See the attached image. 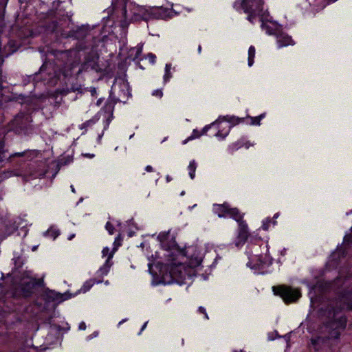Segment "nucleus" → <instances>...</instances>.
<instances>
[{
  "mask_svg": "<svg viewBox=\"0 0 352 352\" xmlns=\"http://www.w3.org/2000/svg\"><path fill=\"white\" fill-rule=\"evenodd\" d=\"M234 7L236 10L242 8L251 23H254L256 17L263 16V0H241V2L236 1Z\"/></svg>",
  "mask_w": 352,
  "mask_h": 352,
  "instance_id": "nucleus-1",
  "label": "nucleus"
},
{
  "mask_svg": "<svg viewBox=\"0 0 352 352\" xmlns=\"http://www.w3.org/2000/svg\"><path fill=\"white\" fill-rule=\"evenodd\" d=\"M34 285V283L31 281L23 283L21 285V292L23 296H24L25 297L29 296L32 292Z\"/></svg>",
  "mask_w": 352,
  "mask_h": 352,
  "instance_id": "nucleus-15",
  "label": "nucleus"
},
{
  "mask_svg": "<svg viewBox=\"0 0 352 352\" xmlns=\"http://www.w3.org/2000/svg\"><path fill=\"white\" fill-rule=\"evenodd\" d=\"M106 229L109 232V233L110 234H113L114 233V226L110 223V222H107L106 223Z\"/></svg>",
  "mask_w": 352,
  "mask_h": 352,
  "instance_id": "nucleus-23",
  "label": "nucleus"
},
{
  "mask_svg": "<svg viewBox=\"0 0 352 352\" xmlns=\"http://www.w3.org/2000/svg\"><path fill=\"white\" fill-rule=\"evenodd\" d=\"M273 292L283 298L285 303L296 302L301 296L300 291L285 285L274 286Z\"/></svg>",
  "mask_w": 352,
  "mask_h": 352,
  "instance_id": "nucleus-3",
  "label": "nucleus"
},
{
  "mask_svg": "<svg viewBox=\"0 0 352 352\" xmlns=\"http://www.w3.org/2000/svg\"><path fill=\"white\" fill-rule=\"evenodd\" d=\"M261 27L269 35L276 36L278 31H280V30L277 29L276 28L271 26L270 25L265 23L263 22L262 23Z\"/></svg>",
  "mask_w": 352,
  "mask_h": 352,
  "instance_id": "nucleus-16",
  "label": "nucleus"
},
{
  "mask_svg": "<svg viewBox=\"0 0 352 352\" xmlns=\"http://www.w3.org/2000/svg\"><path fill=\"white\" fill-rule=\"evenodd\" d=\"M268 223H264L263 225L262 226V228L263 230H267L268 229Z\"/></svg>",
  "mask_w": 352,
  "mask_h": 352,
  "instance_id": "nucleus-30",
  "label": "nucleus"
},
{
  "mask_svg": "<svg viewBox=\"0 0 352 352\" xmlns=\"http://www.w3.org/2000/svg\"><path fill=\"white\" fill-rule=\"evenodd\" d=\"M278 214H276L274 215V218H277V217H278Z\"/></svg>",
  "mask_w": 352,
  "mask_h": 352,
  "instance_id": "nucleus-35",
  "label": "nucleus"
},
{
  "mask_svg": "<svg viewBox=\"0 0 352 352\" xmlns=\"http://www.w3.org/2000/svg\"><path fill=\"white\" fill-rule=\"evenodd\" d=\"M244 146L246 148H249L250 144L248 142L245 143L243 140H239L236 141V142L232 143L230 146V148L232 151H236Z\"/></svg>",
  "mask_w": 352,
  "mask_h": 352,
  "instance_id": "nucleus-17",
  "label": "nucleus"
},
{
  "mask_svg": "<svg viewBox=\"0 0 352 352\" xmlns=\"http://www.w3.org/2000/svg\"><path fill=\"white\" fill-rule=\"evenodd\" d=\"M318 317L322 324L318 328V337L312 340L313 344L316 346L328 341L330 334V309L329 307L324 309L323 307L320 308L318 311Z\"/></svg>",
  "mask_w": 352,
  "mask_h": 352,
  "instance_id": "nucleus-2",
  "label": "nucleus"
},
{
  "mask_svg": "<svg viewBox=\"0 0 352 352\" xmlns=\"http://www.w3.org/2000/svg\"><path fill=\"white\" fill-rule=\"evenodd\" d=\"M192 138H193L192 137H190V138H188L187 140H186L184 141V144H186V142H187L188 140H191V139H192Z\"/></svg>",
  "mask_w": 352,
  "mask_h": 352,
  "instance_id": "nucleus-33",
  "label": "nucleus"
},
{
  "mask_svg": "<svg viewBox=\"0 0 352 352\" xmlns=\"http://www.w3.org/2000/svg\"><path fill=\"white\" fill-rule=\"evenodd\" d=\"M228 217L234 219L236 222H238L239 226L241 225V223H245L243 220V214L236 208H231V209L229 210Z\"/></svg>",
  "mask_w": 352,
  "mask_h": 352,
  "instance_id": "nucleus-12",
  "label": "nucleus"
},
{
  "mask_svg": "<svg viewBox=\"0 0 352 352\" xmlns=\"http://www.w3.org/2000/svg\"><path fill=\"white\" fill-rule=\"evenodd\" d=\"M330 0H308L310 5L318 7H325Z\"/></svg>",
  "mask_w": 352,
  "mask_h": 352,
  "instance_id": "nucleus-18",
  "label": "nucleus"
},
{
  "mask_svg": "<svg viewBox=\"0 0 352 352\" xmlns=\"http://www.w3.org/2000/svg\"><path fill=\"white\" fill-rule=\"evenodd\" d=\"M197 168V164L195 160L190 162L188 166L189 175L191 179H194L195 175V170Z\"/></svg>",
  "mask_w": 352,
  "mask_h": 352,
  "instance_id": "nucleus-20",
  "label": "nucleus"
},
{
  "mask_svg": "<svg viewBox=\"0 0 352 352\" xmlns=\"http://www.w3.org/2000/svg\"><path fill=\"white\" fill-rule=\"evenodd\" d=\"M153 167H152L151 166H147L146 167V170L147 172H152V171H153Z\"/></svg>",
  "mask_w": 352,
  "mask_h": 352,
  "instance_id": "nucleus-29",
  "label": "nucleus"
},
{
  "mask_svg": "<svg viewBox=\"0 0 352 352\" xmlns=\"http://www.w3.org/2000/svg\"><path fill=\"white\" fill-rule=\"evenodd\" d=\"M147 323H148V322H146L144 324V325H143V327H142V329H141L142 331V330H144V328H146Z\"/></svg>",
  "mask_w": 352,
  "mask_h": 352,
  "instance_id": "nucleus-32",
  "label": "nucleus"
},
{
  "mask_svg": "<svg viewBox=\"0 0 352 352\" xmlns=\"http://www.w3.org/2000/svg\"><path fill=\"white\" fill-rule=\"evenodd\" d=\"M116 249L113 250V251L110 252L109 249L108 248H104L102 251V256H107V258L106 260L105 263L103 265L102 267H101L98 271L97 272L98 274H100V276H103L104 275H107L109 272L111 265L112 262H111V259L112 258L113 256V253Z\"/></svg>",
  "mask_w": 352,
  "mask_h": 352,
  "instance_id": "nucleus-6",
  "label": "nucleus"
},
{
  "mask_svg": "<svg viewBox=\"0 0 352 352\" xmlns=\"http://www.w3.org/2000/svg\"><path fill=\"white\" fill-rule=\"evenodd\" d=\"M169 272L172 278L177 281L183 280L186 277L195 275V270H192V267H190L186 263H172Z\"/></svg>",
  "mask_w": 352,
  "mask_h": 352,
  "instance_id": "nucleus-4",
  "label": "nucleus"
},
{
  "mask_svg": "<svg viewBox=\"0 0 352 352\" xmlns=\"http://www.w3.org/2000/svg\"><path fill=\"white\" fill-rule=\"evenodd\" d=\"M202 261V257L199 253H195L190 256L189 261L187 265L192 267V270H195V269L199 266Z\"/></svg>",
  "mask_w": 352,
  "mask_h": 352,
  "instance_id": "nucleus-11",
  "label": "nucleus"
},
{
  "mask_svg": "<svg viewBox=\"0 0 352 352\" xmlns=\"http://www.w3.org/2000/svg\"><path fill=\"white\" fill-rule=\"evenodd\" d=\"M219 131L216 133V135L224 138L228 135L230 129V124L228 122H217Z\"/></svg>",
  "mask_w": 352,
  "mask_h": 352,
  "instance_id": "nucleus-9",
  "label": "nucleus"
},
{
  "mask_svg": "<svg viewBox=\"0 0 352 352\" xmlns=\"http://www.w3.org/2000/svg\"><path fill=\"white\" fill-rule=\"evenodd\" d=\"M256 50L254 46H250L248 50V65L251 67L254 63Z\"/></svg>",
  "mask_w": 352,
  "mask_h": 352,
  "instance_id": "nucleus-19",
  "label": "nucleus"
},
{
  "mask_svg": "<svg viewBox=\"0 0 352 352\" xmlns=\"http://www.w3.org/2000/svg\"><path fill=\"white\" fill-rule=\"evenodd\" d=\"M231 207L229 204L225 203L221 205H217L214 206L215 212L219 217H226L229 214V210Z\"/></svg>",
  "mask_w": 352,
  "mask_h": 352,
  "instance_id": "nucleus-10",
  "label": "nucleus"
},
{
  "mask_svg": "<svg viewBox=\"0 0 352 352\" xmlns=\"http://www.w3.org/2000/svg\"><path fill=\"white\" fill-rule=\"evenodd\" d=\"M170 69L171 65L170 64H166L165 66V74L164 76V80L165 82L168 81L172 77Z\"/></svg>",
  "mask_w": 352,
  "mask_h": 352,
  "instance_id": "nucleus-21",
  "label": "nucleus"
},
{
  "mask_svg": "<svg viewBox=\"0 0 352 352\" xmlns=\"http://www.w3.org/2000/svg\"><path fill=\"white\" fill-rule=\"evenodd\" d=\"M346 324V319L344 316L341 315L337 317L334 314L333 318H331V338H338L340 331L344 329Z\"/></svg>",
  "mask_w": 352,
  "mask_h": 352,
  "instance_id": "nucleus-5",
  "label": "nucleus"
},
{
  "mask_svg": "<svg viewBox=\"0 0 352 352\" xmlns=\"http://www.w3.org/2000/svg\"><path fill=\"white\" fill-rule=\"evenodd\" d=\"M97 275H98V277L99 278L98 280H96V278H92V279H90V280H87V282H85V283L84 284V285L82 286V287L80 289L81 291H82V292L85 293V292H87L94 284L100 283L102 282L103 276H100V274L98 273H97Z\"/></svg>",
  "mask_w": 352,
  "mask_h": 352,
  "instance_id": "nucleus-14",
  "label": "nucleus"
},
{
  "mask_svg": "<svg viewBox=\"0 0 352 352\" xmlns=\"http://www.w3.org/2000/svg\"><path fill=\"white\" fill-rule=\"evenodd\" d=\"M72 190L73 192H74V188L72 186Z\"/></svg>",
  "mask_w": 352,
  "mask_h": 352,
  "instance_id": "nucleus-36",
  "label": "nucleus"
},
{
  "mask_svg": "<svg viewBox=\"0 0 352 352\" xmlns=\"http://www.w3.org/2000/svg\"><path fill=\"white\" fill-rule=\"evenodd\" d=\"M153 96L161 98L163 96V92L162 89H157L153 92Z\"/></svg>",
  "mask_w": 352,
  "mask_h": 352,
  "instance_id": "nucleus-25",
  "label": "nucleus"
},
{
  "mask_svg": "<svg viewBox=\"0 0 352 352\" xmlns=\"http://www.w3.org/2000/svg\"><path fill=\"white\" fill-rule=\"evenodd\" d=\"M228 217L234 219L236 222H238L239 226L241 225V223H245L243 220V214L236 208H231V209L229 210Z\"/></svg>",
  "mask_w": 352,
  "mask_h": 352,
  "instance_id": "nucleus-13",
  "label": "nucleus"
},
{
  "mask_svg": "<svg viewBox=\"0 0 352 352\" xmlns=\"http://www.w3.org/2000/svg\"><path fill=\"white\" fill-rule=\"evenodd\" d=\"M199 312H200V313L204 314L205 315V317H206L207 319L208 318V316L207 314L206 313V310H205V309H204V307H200L199 308Z\"/></svg>",
  "mask_w": 352,
  "mask_h": 352,
  "instance_id": "nucleus-26",
  "label": "nucleus"
},
{
  "mask_svg": "<svg viewBox=\"0 0 352 352\" xmlns=\"http://www.w3.org/2000/svg\"><path fill=\"white\" fill-rule=\"evenodd\" d=\"M86 329V324L84 322H82L80 324H79V329L80 330H85Z\"/></svg>",
  "mask_w": 352,
  "mask_h": 352,
  "instance_id": "nucleus-27",
  "label": "nucleus"
},
{
  "mask_svg": "<svg viewBox=\"0 0 352 352\" xmlns=\"http://www.w3.org/2000/svg\"><path fill=\"white\" fill-rule=\"evenodd\" d=\"M263 118V115H261L257 117L251 118V124H256L259 125L261 120Z\"/></svg>",
  "mask_w": 352,
  "mask_h": 352,
  "instance_id": "nucleus-22",
  "label": "nucleus"
},
{
  "mask_svg": "<svg viewBox=\"0 0 352 352\" xmlns=\"http://www.w3.org/2000/svg\"><path fill=\"white\" fill-rule=\"evenodd\" d=\"M146 58H147L151 64H153L155 62L156 56L155 55L150 53L147 54Z\"/></svg>",
  "mask_w": 352,
  "mask_h": 352,
  "instance_id": "nucleus-24",
  "label": "nucleus"
},
{
  "mask_svg": "<svg viewBox=\"0 0 352 352\" xmlns=\"http://www.w3.org/2000/svg\"><path fill=\"white\" fill-rule=\"evenodd\" d=\"M239 233L235 241V245L236 247L243 245L249 236V232L246 223H241V225H239Z\"/></svg>",
  "mask_w": 352,
  "mask_h": 352,
  "instance_id": "nucleus-7",
  "label": "nucleus"
},
{
  "mask_svg": "<svg viewBox=\"0 0 352 352\" xmlns=\"http://www.w3.org/2000/svg\"><path fill=\"white\" fill-rule=\"evenodd\" d=\"M276 36L279 47L294 45L295 44V42L290 36L280 30L278 31Z\"/></svg>",
  "mask_w": 352,
  "mask_h": 352,
  "instance_id": "nucleus-8",
  "label": "nucleus"
},
{
  "mask_svg": "<svg viewBox=\"0 0 352 352\" xmlns=\"http://www.w3.org/2000/svg\"><path fill=\"white\" fill-rule=\"evenodd\" d=\"M24 153H25L24 152L16 153L13 154L12 156V157H14V156L21 157V156H23Z\"/></svg>",
  "mask_w": 352,
  "mask_h": 352,
  "instance_id": "nucleus-28",
  "label": "nucleus"
},
{
  "mask_svg": "<svg viewBox=\"0 0 352 352\" xmlns=\"http://www.w3.org/2000/svg\"><path fill=\"white\" fill-rule=\"evenodd\" d=\"M195 250V248H189L187 251H186V253L187 254H190L191 252H194Z\"/></svg>",
  "mask_w": 352,
  "mask_h": 352,
  "instance_id": "nucleus-31",
  "label": "nucleus"
},
{
  "mask_svg": "<svg viewBox=\"0 0 352 352\" xmlns=\"http://www.w3.org/2000/svg\"><path fill=\"white\" fill-rule=\"evenodd\" d=\"M198 51H199V53L201 52V45H199V46L198 47Z\"/></svg>",
  "mask_w": 352,
  "mask_h": 352,
  "instance_id": "nucleus-34",
  "label": "nucleus"
}]
</instances>
